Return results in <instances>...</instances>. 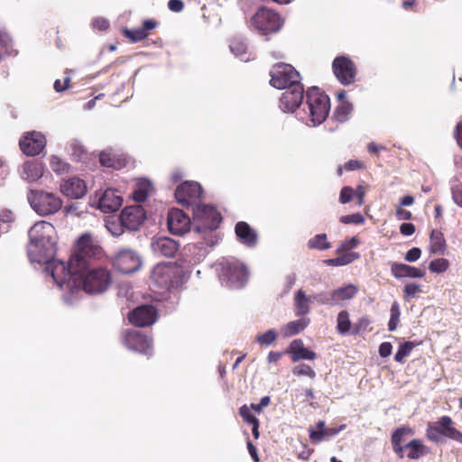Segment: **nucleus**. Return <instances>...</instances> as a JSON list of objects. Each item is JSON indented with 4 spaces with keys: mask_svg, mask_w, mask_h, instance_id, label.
I'll return each mask as SVG.
<instances>
[{
    "mask_svg": "<svg viewBox=\"0 0 462 462\" xmlns=\"http://www.w3.org/2000/svg\"><path fill=\"white\" fill-rule=\"evenodd\" d=\"M51 252L49 254L51 255ZM104 251L90 234L82 235L75 245V251L71 254L68 264L62 261L52 260L42 262L47 263L46 272L51 273L54 282L62 286L70 276L78 277L79 272L86 267L85 257L102 258Z\"/></svg>",
    "mask_w": 462,
    "mask_h": 462,
    "instance_id": "obj_1",
    "label": "nucleus"
},
{
    "mask_svg": "<svg viewBox=\"0 0 462 462\" xmlns=\"http://www.w3.org/2000/svg\"><path fill=\"white\" fill-rule=\"evenodd\" d=\"M55 228L52 224L47 221L36 222L29 230L30 243L27 252L32 262L42 263L47 261L49 252L53 249L51 236Z\"/></svg>",
    "mask_w": 462,
    "mask_h": 462,
    "instance_id": "obj_2",
    "label": "nucleus"
},
{
    "mask_svg": "<svg viewBox=\"0 0 462 462\" xmlns=\"http://www.w3.org/2000/svg\"><path fill=\"white\" fill-rule=\"evenodd\" d=\"M100 258L85 257L86 267L79 272L77 280L82 284L83 290L90 294L104 292L111 283V273L105 267H95L92 261Z\"/></svg>",
    "mask_w": 462,
    "mask_h": 462,
    "instance_id": "obj_3",
    "label": "nucleus"
},
{
    "mask_svg": "<svg viewBox=\"0 0 462 462\" xmlns=\"http://www.w3.org/2000/svg\"><path fill=\"white\" fill-rule=\"evenodd\" d=\"M306 104L313 125L322 124L330 111V99L317 87L310 88L306 92Z\"/></svg>",
    "mask_w": 462,
    "mask_h": 462,
    "instance_id": "obj_4",
    "label": "nucleus"
},
{
    "mask_svg": "<svg viewBox=\"0 0 462 462\" xmlns=\"http://www.w3.org/2000/svg\"><path fill=\"white\" fill-rule=\"evenodd\" d=\"M454 424L449 416H441L436 422L428 425L426 438L431 442L439 443L442 441V437H446L462 444V432Z\"/></svg>",
    "mask_w": 462,
    "mask_h": 462,
    "instance_id": "obj_5",
    "label": "nucleus"
},
{
    "mask_svg": "<svg viewBox=\"0 0 462 462\" xmlns=\"http://www.w3.org/2000/svg\"><path fill=\"white\" fill-rule=\"evenodd\" d=\"M194 230L197 233L217 229L222 220L217 209L210 205L199 204L192 208Z\"/></svg>",
    "mask_w": 462,
    "mask_h": 462,
    "instance_id": "obj_6",
    "label": "nucleus"
},
{
    "mask_svg": "<svg viewBox=\"0 0 462 462\" xmlns=\"http://www.w3.org/2000/svg\"><path fill=\"white\" fill-rule=\"evenodd\" d=\"M32 208L40 216H50L57 213L62 208L61 199L44 190H35L29 198Z\"/></svg>",
    "mask_w": 462,
    "mask_h": 462,
    "instance_id": "obj_7",
    "label": "nucleus"
},
{
    "mask_svg": "<svg viewBox=\"0 0 462 462\" xmlns=\"http://www.w3.org/2000/svg\"><path fill=\"white\" fill-rule=\"evenodd\" d=\"M251 23L263 35L275 33L282 26L281 15L272 9L261 7L251 19Z\"/></svg>",
    "mask_w": 462,
    "mask_h": 462,
    "instance_id": "obj_8",
    "label": "nucleus"
},
{
    "mask_svg": "<svg viewBox=\"0 0 462 462\" xmlns=\"http://www.w3.org/2000/svg\"><path fill=\"white\" fill-rule=\"evenodd\" d=\"M270 84L278 89H286L300 83V73L290 64H275L271 70Z\"/></svg>",
    "mask_w": 462,
    "mask_h": 462,
    "instance_id": "obj_9",
    "label": "nucleus"
},
{
    "mask_svg": "<svg viewBox=\"0 0 462 462\" xmlns=\"http://www.w3.org/2000/svg\"><path fill=\"white\" fill-rule=\"evenodd\" d=\"M180 278V268L172 263H158L152 273V279L155 284L166 290L178 286Z\"/></svg>",
    "mask_w": 462,
    "mask_h": 462,
    "instance_id": "obj_10",
    "label": "nucleus"
},
{
    "mask_svg": "<svg viewBox=\"0 0 462 462\" xmlns=\"http://www.w3.org/2000/svg\"><path fill=\"white\" fill-rule=\"evenodd\" d=\"M203 196V189L199 182L185 181L179 185L175 190V198L179 204L192 208L199 204Z\"/></svg>",
    "mask_w": 462,
    "mask_h": 462,
    "instance_id": "obj_11",
    "label": "nucleus"
},
{
    "mask_svg": "<svg viewBox=\"0 0 462 462\" xmlns=\"http://www.w3.org/2000/svg\"><path fill=\"white\" fill-rule=\"evenodd\" d=\"M46 145V136L39 131L24 132L19 140L20 150L26 156L34 157L39 155Z\"/></svg>",
    "mask_w": 462,
    "mask_h": 462,
    "instance_id": "obj_12",
    "label": "nucleus"
},
{
    "mask_svg": "<svg viewBox=\"0 0 462 462\" xmlns=\"http://www.w3.org/2000/svg\"><path fill=\"white\" fill-rule=\"evenodd\" d=\"M332 69L337 79L342 85L348 86L356 81V67L350 58L336 57L332 62Z\"/></svg>",
    "mask_w": 462,
    "mask_h": 462,
    "instance_id": "obj_13",
    "label": "nucleus"
},
{
    "mask_svg": "<svg viewBox=\"0 0 462 462\" xmlns=\"http://www.w3.org/2000/svg\"><path fill=\"white\" fill-rule=\"evenodd\" d=\"M141 257L133 250L123 249L113 258V266L122 273H133L140 269Z\"/></svg>",
    "mask_w": 462,
    "mask_h": 462,
    "instance_id": "obj_14",
    "label": "nucleus"
},
{
    "mask_svg": "<svg viewBox=\"0 0 462 462\" xmlns=\"http://www.w3.org/2000/svg\"><path fill=\"white\" fill-rule=\"evenodd\" d=\"M167 226L172 235L183 236L190 230L191 222L183 210L171 208L168 212Z\"/></svg>",
    "mask_w": 462,
    "mask_h": 462,
    "instance_id": "obj_15",
    "label": "nucleus"
},
{
    "mask_svg": "<svg viewBox=\"0 0 462 462\" xmlns=\"http://www.w3.org/2000/svg\"><path fill=\"white\" fill-rule=\"evenodd\" d=\"M304 88L302 84H296L286 88L280 98V108L284 112H294L302 103Z\"/></svg>",
    "mask_w": 462,
    "mask_h": 462,
    "instance_id": "obj_16",
    "label": "nucleus"
},
{
    "mask_svg": "<svg viewBox=\"0 0 462 462\" xmlns=\"http://www.w3.org/2000/svg\"><path fill=\"white\" fill-rule=\"evenodd\" d=\"M157 319L156 309L152 305H142L129 312L128 319L135 327H148Z\"/></svg>",
    "mask_w": 462,
    "mask_h": 462,
    "instance_id": "obj_17",
    "label": "nucleus"
},
{
    "mask_svg": "<svg viewBox=\"0 0 462 462\" xmlns=\"http://www.w3.org/2000/svg\"><path fill=\"white\" fill-rule=\"evenodd\" d=\"M124 344L131 350L148 355L152 348V340L137 330H127L124 336Z\"/></svg>",
    "mask_w": 462,
    "mask_h": 462,
    "instance_id": "obj_18",
    "label": "nucleus"
},
{
    "mask_svg": "<svg viewBox=\"0 0 462 462\" xmlns=\"http://www.w3.org/2000/svg\"><path fill=\"white\" fill-rule=\"evenodd\" d=\"M144 219L145 212L142 206L126 207L120 214L122 226L129 230H137Z\"/></svg>",
    "mask_w": 462,
    "mask_h": 462,
    "instance_id": "obj_19",
    "label": "nucleus"
},
{
    "mask_svg": "<svg viewBox=\"0 0 462 462\" xmlns=\"http://www.w3.org/2000/svg\"><path fill=\"white\" fill-rule=\"evenodd\" d=\"M88 189L86 182L77 177L69 178L64 180L60 185V192L70 199H78L87 194Z\"/></svg>",
    "mask_w": 462,
    "mask_h": 462,
    "instance_id": "obj_20",
    "label": "nucleus"
},
{
    "mask_svg": "<svg viewBox=\"0 0 462 462\" xmlns=\"http://www.w3.org/2000/svg\"><path fill=\"white\" fill-rule=\"evenodd\" d=\"M99 162L103 167L112 170H121L126 166L127 158L124 153L108 148L99 153Z\"/></svg>",
    "mask_w": 462,
    "mask_h": 462,
    "instance_id": "obj_21",
    "label": "nucleus"
},
{
    "mask_svg": "<svg viewBox=\"0 0 462 462\" xmlns=\"http://www.w3.org/2000/svg\"><path fill=\"white\" fill-rule=\"evenodd\" d=\"M223 274L232 285L236 286H242L248 276L246 268L237 263L225 264L223 266Z\"/></svg>",
    "mask_w": 462,
    "mask_h": 462,
    "instance_id": "obj_22",
    "label": "nucleus"
},
{
    "mask_svg": "<svg viewBox=\"0 0 462 462\" xmlns=\"http://www.w3.org/2000/svg\"><path fill=\"white\" fill-rule=\"evenodd\" d=\"M284 353L291 355V359L294 363L300 360H314L317 357L314 351L304 346L301 339L292 340Z\"/></svg>",
    "mask_w": 462,
    "mask_h": 462,
    "instance_id": "obj_23",
    "label": "nucleus"
},
{
    "mask_svg": "<svg viewBox=\"0 0 462 462\" xmlns=\"http://www.w3.org/2000/svg\"><path fill=\"white\" fill-rule=\"evenodd\" d=\"M235 232L238 240L248 247H254L258 242L257 232L248 223L239 221L236 224Z\"/></svg>",
    "mask_w": 462,
    "mask_h": 462,
    "instance_id": "obj_24",
    "label": "nucleus"
},
{
    "mask_svg": "<svg viewBox=\"0 0 462 462\" xmlns=\"http://www.w3.org/2000/svg\"><path fill=\"white\" fill-rule=\"evenodd\" d=\"M123 199L115 189H106L98 202V208L104 213H112L122 206Z\"/></svg>",
    "mask_w": 462,
    "mask_h": 462,
    "instance_id": "obj_25",
    "label": "nucleus"
},
{
    "mask_svg": "<svg viewBox=\"0 0 462 462\" xmlns=\"http://www.w3.org/2000/svg\"><path fill=\"white\" fill-rule=\"evenodd\" d=\"M358 292V287L354 284H347L344 287L334 290L330 298H323L319 300L321 304H336L341 300H346L354 298Z\"/></svg>",
    "mask_w": 462,
    "mask_h": 462,
    "instance_id": "obj_26",
    "label": "nucleus"
},
{
    "mask_svg": "<svg viewBox=\"0 0 462 462\" xmlns=\"http://www.w3.org/2000/svg\"><path fill=\"white\" fill-rule=\"evenodd\" d=\"M391 273L397 279H402L405 277L423 278L425 276V271L414 266L398 263H392Z\"/></svg>",
    "mask_w": 462,
    "mask_h": 462,
    "instance_id": "obj_27",
    "label": "nucleus"
},
{
    "mask_svg": "<svg viewBox=\"0 0 462 462\" xmlns=\"http://www.w3.org/2000/svg\"><path fill=\"white\" fill-rule=\"evenodd\" d=\"M153 251L165 257H173L179 250V244L170 237H159L152 243Z\"/></svg>",
    "mask_w": 462,
    "mask_h": 462,
    "instance_id": "obj_28",
    "label": "nucleus"
},
{
    "mask_svg": "<svg viewBox=\"0 0 462 462\" xmlns=\"http://www.w3.org/2000/svg\"><path fill=\"white\" fill-rule=\"evenodd\" d=\"M405 448L408 450L406 456L410 459H419L430 452V449L419 439H411L405 445Z\"/></svg>",
    "mask_w": 462,
    "mask_h": 462,
    "instance_id": "obj_29",
    "label": "nucleus"
},
{
    "mask_svg": "<svg viewBox=\"0 0 462 462\" xmlns=\"http://www.w3.org/2000/svg\"><path fill=\"white\" fill-rule=\"evenodd\" d=\"M311 298L307 296L301 289L298 290L294 295L295 313L297 316L307 315L310 311V304Z\"/></svg>",
    "mask_w": 462,
    "mask_h": 462,
    "instance_id": "obj_30",
    "label": "nucleus"
},
{
    "mask_svg": "<svg viewBox=\"0 0 462 462\" xmlns=\"http://www.w3.org/2000/svg\"><path fill=\"white\" fill-rule=\"evenodd\" d=\"M308 324L309 319H306L293 320L287 323L283 328H282L281 331L284 337H292L304 330Z\"/></svg>",
    "mask_w": 462,
    "mask_h": 462,
    "instance_id": "obj_31",
    "label": "nucleus"
},
{
    "mask_svg": "<svg viewBox=\"0 0 462 462\" xmlns=\"http://www.w3.org/2000/svg\"><path fill=\"white\" fill-rule=\"evenodd\" d=\"M430 252L433 254H442L446 247V241L442 232L432 230L430 233Z\"/></svg>",
    "mask_w": 462,
    "mask_h": 462,
    "instance_id": "obj_32",
    "label": "nucleus"
},
{
    "mask_svg": "<svg viewBox=\"0 0 462 462\" xmlns=\"http://www.w3.org/2000/svg\"><path fill=\"white\" fill-rule=\"evenodd\" d=\"M353 328L349 313L347 310H341L338 312L337 317V331L340 335H346L351 333L350 330Z\"/></svg>",
    "mask_w": 462,
    "mask_h": 462,
    "instance_id": "obj_33",
    "label": "nucleus"
},
{
    "mask_svg": "<svg viewBox=\"0 0 462 462\" xmlns=\"http://www.w3.org/2000/svg\"><path fill=\"white\" fill-rule=\"evenodd\" d=\"M309 432L310 441L314 444H319L325 439L336 436L339 432V430L336 428H326L322 431H315V430L310 428Z\"/></svg>",
    "mask_w": 462,
    "mask_h": 462,
    "instance_id": "obj_34",
    "label": "nucleus"
},
{
    "mask_svg": "<svg viewBox=\"0 0 462 462\" xmlns=\"http://www.w3.org/2000/svg\"><path fill=\"white\" fill-rule=\"evenodd\" d=\"M152 188L150 181L143 180L137 183V188L133 191V199L136 202H144Z\"/></svg>",
    "mask_w": 462,
    "mask_h": 462,
    "instance_id": "obj_35",
    "label": "nucleus"
},
{
    "mask_svg": "<svg viewBox=\"0 0 462 462\" xmlns=\"http://www.w3.org/2000/svg\"><path fill=\"white\" fill-rule=\"evenodd\" d=\"M307 245L310 249H317L320 251L327 250L331 247V244L328 241L326 234L316 235L308 241Z\"/></svg>",
    "mask_w": 462,
    "mask_h": 462,
    "instance_id": "obj_36",
    "label": "nucleus"
},
{
    "mask_svg": "<svg viewBox=\"0 0 462 462\" xmlns=\"http://www.w3.org/2000/svg\"><path fill=\"white\" fill-rule=\"evenodd\" d=\"M352 106L349 103L342 101L335 109L332 118L339 123H344L348 119Z\"/></svg>",
    "mask_w": 462,
    "mask_h": 462,
    "instance_id": "obj_37",
    "label": "nucleus"
},
{
    "mask_svg": "<svg viewBox=\"0 0 462 462\" xmlns=\"http://www.w3.org/2000/svg\"><path fill=\"white\" fill-rule=\"evenodd\" d=\"M416 346L417 344L411 341H406L401 344L394 356V360L400 364L404 363L405 358L411 353Z\"/></svg>",
    "mask_w": 462,
    "mask_h": 462,
    "instance_id": "obj_38",
    "label": "nucleus"
},
{
    "mask_svg": "<svg viewBox=\"0 0 462 462\" xmlns=\"http://www.w3.org/2000/svg\"><path fill=\"white\" fill-rule=\"evenodd\" d=\"M414 431L409 426H402L400 428H397L391 436V443L392 445H402L403 442V437L404 436H411L413 435Z\"/></svg>",
    "mask_w": 462,
    "mask_h": 462,
    "instance_id": "obj_39",
    "label": "nucleus"
},
{
    "mask_svg": "<svg viewBox=\"0 0 462 462\" xmlns=\"http://www.w3.org/2000/svg\"><path fill=\"white\" fill-rule=\"evenodd\" d=\"M401 310L397 301H393L390 309L389 331H394L400 323Z\"/></svg>",
    "mask_w": 462,
    "mask_h": 462,
    "instance_id": "obj_40",
    "label": "nucleus"
},
{
    "mask_svg": "<svg viewBox=\"0 0 462 462\" xmlns=\"http://www.w3.org/2000/svg\"><path fill=\"white\" fill-rule=\"evenodd\" d=\"M371 320L367 316L359 318L356 322L353 325L352 335H358L365 332L372 331Z\"/></svg>",
    "mask_w": 462,
    "mask_h": 462,
    "instance_id": "obj_41",
    "label": "nucleus"
},
{
    "mask_svg": "<svg viewBox=\"0 0 462 462\" xmlns=\"http://www.w3.org/2000/svg\"><path fill=\"white\" fill-rule=\"evenodd\" d=\"M50 166L57 174L64 173L69 170V164L57 155L51 156Z\"/></svg>",
    "mask_w": 462,
    "mask_h": 462,
    "instance_id": "obj_42",
    "label": "nucleus"
},
{
    "mask_svg": "<svg viewBox=\"0 0 462 462\" xmlns=\"http://www.w3.org/2000/svg\"><path fill=\"white\" fill-rule=\"evenodd\" d=\"M124 35L126 38H128L132 42H138L146 39L149 33H145L142 27L133 30L125 28L124 30Z\"/></svg>",
    "mask_w": 462,
    "mask_h": 462,
    "instance_id": "obj_43",
    "label": "nucleus"
},
{
    "mask_svg": "<svg viewBox=\"0 0 462 462\" xmlns=\"http://www.w3.org/2000/svg\"><path fill=\"white\" fill-rule=\"evenodd\" d=\"M231 51L242 60H248L246 57L247 54V47L246 45L240 41H233L230 44Z\"/></svg>",
    "mask_w": 462,
    "mask_h": 462,
    "instance_id": "obj_44",
    "label": "nucleus"
},
{
    "mask_svg": "<svg viewBox=\"0 0 462 462\" xmlns=\"http://www.w3.org/2000/svg\"><path fill=\"white\" fill-rule=\"evenodd\" d=\"M278 337V333L274 328H270L256 337V341L261 346H269L273 344Z\"/></svg>",
    "mask_w": 462,
    "mask_h": 462,
    "instance_id": "obj_45",
    "label": "nucleus"
},
{
    "mask_svg": "<svg viewBox=\"0 0 462 462\" xmlns=\"http://www.w3.org/2000/svg\"><path fill=\"white\" fill-rule=\"evenodd\" d=\"M449 263L445 258H439L431 261L429 269L431 273H441L448 270Z\"/></svg>",
    "mask_w": 462,
    "mask_h": 462,
    "instance_id": "obj_46",
    "label": "nucleus"
},
{
    "mask_svg": "<svg viewBox=\"0 0 462 462\" xmlns=\"http://www.w3.org/2000/svg\"><path fill=\"white\" fill-rule=\"evenodd\" d=\"M292 373L294 375H297V376L305 375L311 379L315 378V376H316L315 371L309 365H306V364H301V365H299L293 367Z\"/></svg>",
    "mask_w": 462,
    "mask_h": 462,
    "instance_id": "obj_47",
    "label": "nucleus"
},
{
    "mask_svg": "<svg viewBox=\"0 0 462 462\" xmlns=\"http://www.w3.org/2000/svg\"><path fill=\"white\" fill-rule=\"evenodd\" d=\"M251 408L246 404L242 405L239 408V415L243 419V421L247 424H252L259 420L251 411Z\"/></svg>",
    "mask_w": 462,
    "mask_h": 462,
    "instance_id": "obj_48",
    "label": "nucleus"
},
{
    "mask_svg": "<svg viewBox=\"0 0 462 462\" xmlns=\"http://www.w3.org/2000/svg\"><path fill=\"white\" fill-rule=\"evenodd\" d=\"M72 155L77 158L78 161H84L88 158V152L84 146L79 143L73 142L70 144Z\"/></svg>",
    "mask_w": 462,
    "mask_h": 462,
    "instance_id": "obj_49",
    "label": "nucleus"
},
{
    "mask_svg": "<svg viewBox=\"0 0 462 462\" xmlns=\"http://www.w3.org/2000/svg\"><path fill=\"white\" fill-rule=\"evenodd\" d=\"M23 170L27 173V178L31 180H34L42 176L41 170L34 163H25Z\"/></svg>",
    "mask_w": 462,
    "mask_h": 462,
    "instance_id": "obj_50",
    "label": "nucleus"
},
{
    "mask_svg": "<svg viewBox=\"0 0 462 462\" xmlns=\"http://www.w3.org/2000/svg\"><path fill=\"white\" fill-rule=\"evenodd\" d=\"M420 292H421L420 286L413 282L406 284L403 288V297L405 300L414 298Z\"/></svg>",
    "mask_w": 462,
    "mask_h": 462,
    "instance_id": "obj_51",
    "label": "nucleus"
},
{
    "mask_svg": "<svg viewBox=\"0 0 462 462\" xmlns=\"http://www.w3.org/2000/svg\"><path fill=\"white\" fill-rule=\"evenodd\" d=\"M340 222L343 224H355L361 225L365 222V217L360 213L346 215L340 217Z\"/></svg>",
    "mask_w": 462,
    "mask_h": 462,
    "instance_id": "obj_52",
    "label": "nucleus"
},
{
    "mask_svg": "<svg viewBox=\"0 0 462 462\" xmlns=\"http://www.w3.org/2000/svg\"><path fill=\"white\" fill-rule=\"evenodd\" d=\"M359 239L356 236L346 239L341 243L340 246L337 250V253L346 252L348 250L356 248L359 245Z\"/></svg>",
    "mask_w": 462,
    "mask_h": 462,
    "instance_id": "obj_53",
    "label": "nucleus"
},
{
    "mask_svg": "<svg viewBox=\"0 0 462 462\" xmlns=\"http://www.w3.org/2000/svg\"><path fill=\"white\" fill-rule=\"evenodd\" d=\"M355 197V189L349 186L342 188L339 195V201L342 204L349 203Z\"/></svg>",
    "mask_w": 462,
    "mask_h": 462,
    "instance_id": "obj_54",
    "label": "nucleus"
},
{
    "mask_svg": "<svg viewBox=\"0 0 462 462\" xmlns=\"http://www.w3.org/2000/svg\"><path fill=\"white\" fill-rule=\"evenodd\" d=\"M92 27L99 32H105L110 27V23L104 17H97L92 21Z\"/></svg>",
    "mask_w": 462,
    "mask_h": 462,
    "instance_id": "obj_55",
    "label": "nucleus"
},
{
    "mask_svg": "<svg viewBox=\"0 0 462 462\" xmlns=\"http://www.w3.org/2000/svg\"><path fill=\"white\" fill-rule=\"evenodd\" d=\"M270 403L271 398L269 396H264L258 403H251L250 408L256 413H261L264 408L270 405Z\"/></svg>",
    "mask_w": 462,
    "mask_h": 462,
    "instance_id": "obj_56",
    "label": "nucleus"
},
{
    "mask_svg": "<svg viewBox=\"0 0 462 462\" xmlns=\"http://www.w3.org/2000/svg\"><path fill=\"white\" fill-rule=\"evenodd\" d=\"M339 257L340 264L341 266L346 265L354 262L355 260L358 259L360 257V254L358 253L351 252V253H346Z\"/></svg>",
    "mask_w": 462,
    "mask_h": 462,
    "instance_id": "obj_57",
    "label": "nucleus"
},
{
    "mask_svg": "<svg viewBox=\"0 0 462 462\" xmlns=\"http://www.w3.org/2000/svg\"><path fill=\"white\" fill-rule=\"evenodd\" d=\"M365 163L358 160H349L344 164V169L347 171L364 169Z\"/></svg>",
    "mask_w": 462,
    "mask_h": 462,
    "instance_id": "obj_58",
    "label": "nucleus"
},
{
    "mask_svg": "<svg viewBox=\"0 0 462 462\" xmlns=\"http://www.w3.org/2000/svg\"><path fill=\"white\" fill-rule=\"evenodd\" d=\"M367 191V187L359 184L355 189V197L357 199V204L362 206L365 203V196Z\"/></svg>",
    "mask_w": 462,
    "mask_h": 462,
    "instance_id": "obj_59",
    "label": "nucleus"
},
{
    "mask_svg": "<svg viewBox=\"0 0 462 462\" xmlns=\"http://www.w3.org/2000/svg\"><path fill=\"white\" fill-rule=\"evenodd\" d=\"M452 198L457 205L462 207V184L452 188Z\"/></svg>",
    "mask_w": 462,
    "mask_h": 462,
    "instance_id": "obj_60",
    "label": "nucleus"
},
{
    "mask_svg": "<svg viewBox=\"0 0 462 462\" xmlns=\"http://www.w3.org/2000/svg\"><path fill=\"white\" fill-rule=\"evenodd\" d=\"M420 249L418 247H413L406 253L404 259L407 262H415L420 257Z\"/></svg>",
    "mask_w": 462,
    "mask_h": 462,
    "instance_id": "obj_61",
    "label": "nucleus"
},
{
    "mask_svg": "<svg viewBox=\"0 0 462 462\" xmlns=\"http://www.w3.org/2000/svg\"><path fill=\"white\" fill-rule=\"evenodd\" d=\"M69 82H70V79L69 77H67L63 82L60 79H56L54 82V85H53L54 89L57 92H62V91L66 90L67 88H69Z\"/></svg>",
    "mask_w": 462,
    "mask_h": 462,
    "instance_id": "obj_62",
    "label": "nucleus"
},
{
    "mask_svg": "<svg viewBox=\"0 0 462 462\" xmlns=\"http://www.w3.org/2000/svg\"><path fill=\"white\" fill-rule=\"evenodd\" d=\"M393 346L390 342H383L379 346V355L387 357L392 354Z\"/></svg>",
    "mask_w": 462,
    "mask_h": 462,
    "instance_id": "obj_63",
    "label": "nucleus"
},
{
    "mask_svg": "<svg viewBox=\"0 0 462 462\" xmlns=\"http://www.w3.org/2000/svg\"><path fill=\"white\" fill-rule=\"evenodd\" d=\"M400 232L403 236H411L415 233V226L411 223H402L400 226Z\"/></svg>",
    "mask_w": 462,
    "mask_h": 462,
    "instance_id": "obj_64",
    "label": "nucleus"
}]
</instances>
